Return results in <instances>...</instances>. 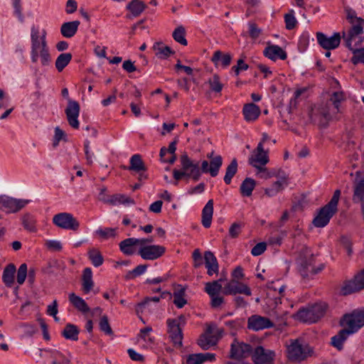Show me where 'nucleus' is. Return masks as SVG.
<instances>
[{
	"label": "nucleus",
	"instance_id": "nucleus-14",
	"mask_svg": "<svg viewBox=\"0 0 364 364\" xmlns=\"http://www.w3.org/2000/svg\"><path fill=\"white\" fill-rule=\"evenodd\" d=\"M252 351V346L235 339L230 346V358L241 359L247 357Z\"/></svg>",
	"mask_w": 364,
	"mask_h": 364
},
{
	"label": "nucleus",
	"instance_id": "nucleus-36",
	"mask_svg": "<svg viewBox=\"0 0 364 364\" xmlns=\"http://www.w3.org/2000/svg\"><path fill=\"white\" fill-rule=\"evenodd\" d=\"M146 8V5L140 0H132L127 6V9L129 10L133 16H139Z\"/></svg>",
	"mask_w": 364,
	"mask_h": 364
},
{
	"label": "nucleus",
	"instance_id": "nucleus-18",
	"mask_svg": "<svg viewBox=\"0 0 364 364\" xmlns=\"http://www.w3.org/2000/svg\"><path fill=\"white\" fill-rule=\"evenodd\" d=\"M168 333L175 346H182L183 333L180 323L176 319L167 320Z\"/></svg>",
	"mask_w": 364,
	"mask_h": 364
},
{
	"label": "nucleus",
	"instance_id": "nucleus-35",
	"mask_svg": "<svg viewBox=\"0 0 364 364\" xmlns=\"http://www.w3.org/2000/svg\"><path fill=\"white\" fill-rule=\"evenodd\" d=\"M350 336L347 330L341 329L338 334L331 338V344L333 347L341 350L343 349V343Z\"/></svg>",
	"mask_w": 364,
	"mask_h": 364
},
{
	"label": "nucleus",
	"instance_id": "nucleus-42",
	"mask_svg": "<svg viewBox=\"0 0 364 364\" xmlns=\"http://www.w3.org/2000/svg\"><path fill=\"white\" fill-rule=\"evenodd\" d=\"M72 60V54L64 53L60 54L55 60V68L58 72H61L69 64Z\"/></svg>",
	"mask_w": 364,
	"mask_h": 364
},
{
	"label": "nucleus",
	"instance_id": "nucleus-30",
	"mask_svg": "<svg viewBox=\"0 0 364 364\" xmlns=\"http://www.w3.org/2000/svg\"><path fill=\"white\" fill-rule=\"evenodd\" d=\"M287 186L286 177L281 176V180L274 182L270 188H265L264 193L269 197L276 196Z\"/></svg>",
	"mask_w": 364,
	"mask_h": 364
},
{
	"label": "nucleus",
	"instance_id": "nucleus-50",
	"mask_svg": "<svg viewBox=\"0 0 364 364\" xmlns=\"http://www.w3.org/2000/svg\"><path fill=\"white\" fill-rule=\"evenodd\" d=\"M100 330L104 332L106 335H112L113 331L109 325L108 316L103 315L99 322Z\"/></svg>",
	"mask_w": 364,
	"mask_h": 364
},
{
	"label": "nucleus",
	"instance_id": "nucleus-34",
	"mask_svg": "<svg viewBox=\"0 0 364 364\" xmlns=\"http://www.w3.org/2000/svg\"><path fill=\"white\" fill-rule=\"evenodd\" d=\"M108 204L112 205H129L134 204L135 202L133 199L124 194H114L112 196H109V200L107 202Z\"/></svg>",
	"mask_w": 364,
	"mask_h": 364
},
{
	"label": "nucleus",
	"instance_id": "nucleus-62",
	"mask_svg": "<svg viewBox=\"0 0 364 364\" xmlns=\"http://www.w3.org/2000/svg\"><path fill=\"white\" fill-rule=\"evenodd\" d=\"M46 246L48 250L56 252L60 251L63 248L60 242L54 240H47Z\"/></svg>",
	"mask_w": 364,
	"mask_h": 364
},
{
	"label": "nucleus",
	"instance_id": "nucleus-28",
	"mask_svg": "<svg viewBox=\"0 0 364 364\" xmlns=\"http://www.w3.org/2000/svg\"><path fill=\"white\" fill-rule=\"evenodd\" d=\"M69 301L75 309L83 314H87L90 310L85 301L75 293L69 294Z\"/></svg>",
	"mask_w": 364,
	"mask_h": 364
},
{
	"label": "nucleus",
	"instance_id": "nucleus-52",
	"mask_svg": "<svg viewBox=\"0 0 364 364\" xmlns=\"http://www.w3.org/2000/svg\"><path fill=\"white\" fill-rule=\"evenodd\" d=\"M28 273V266L26 263L20 265L17 270L16 281L19 285H22L26 279Z\"/></svg>",
	"mask_w": 364,
	"mask_h": 364
},
{
	"label": "nucleus",
	"instance_id": "nucleus-31",
	"mask_svg": "<svg viewBox=\"0 0 364 364\" xmlns=\"http://www.w3.org/2000/svg\"><path fill=\"white\" fill-rule=\"evenodd\" d=\"M211 60L215 65L220 61L222 66L227 68L231 63L232 55L230 53L223 54L220 50H216L214 52Z\"/></svg>",
	"mask_w": 364,
	"mask_h": 364
},
{
	"label": "nucleus",
	"instance_id": "nucleus-7",
	"mask_svg": "<svg viewBox=\"0 0 364 364\" xmlns=\"http://www.w3.org/2000/svg\"><path fill=\"white\" fill-rule=\"evenodd\" d=\"M250 165L255 167L259 172L266 171L264 166L269 162L267 151H264L261 143L257 144L248 161Z\"/></svg>",
	"mask_w": 364,
	"mask_h": 364
},
{
	"label": "nucleus",
	"instance_id": "nucleus-12",
	"mask_svg": "<svg viewBox=\"0 0 364 364\" xmlns=\"http://www.w3.org/2000/svg\"><path fill=\"white\" fill-rule=\"evenodd\" d=\"M364 289V269L357 274L354 279L344 284L341 288L343 295H348Z\"/></svg>",
	"mask_w": 364,
	"mask_h": 364
},
{
	"label": "nucleus",
	"instance_id": "nucleus-59",
	"mask_svg": "<svg viewBox=\"0 0 364 364\" xmlns=\"http://www.w3.org/2000/svg\"><path fill=\"white\" fill-rule=\"evenodd\" d=\"M96 233L104 239H107L111 237H115L116 229L111 228H106L105 229H98Z\"/></svg>",
	"mask_w": 364,
	"mask_h": 364
},
{
	"label": "nucleus",
	"instance_id": "nucleus-53",
	"mask_svg": "<svg viewBox=\"0 0 364 364\" xmlns=\"http://www.w3.org/2000/svg\"><path fill=\"white\" fill-rule=\"evenodd\" d=\"M54 137L53 141V146L56 148L59 145V142L61 140L67 141L66 134L63 130L59 127H56L54 130Z\"/></svg>",
	"mask_w": 364,
	"mask_h": 364
},
{
	"label": "nucleus",
	"instance_id": "nucleus-16",
	"mask_svg": "<svg viewBox=\"0 0 364 364\" xmlns=\"http://www.w3.org/2000/svg\"><path fill=\"white\" fill-rule=\"evenodd\" d=\"M310 118L312 121H318V125L322 128L328 126V122L331 119L330 107L328 105L319 107L316 110H313L310 114Z\"/></svg>",
	"mask_w": 364,
	"mask_h": 364
},
{
	"label": "nucleus",
	"instance_id": "nucleus-5",
	"mask_svg": "<svg viewBox=\"0 0 364 364\" xmlns=\"http://www.w3.org/2000/svg\"><path fill=\"white\" fill-rule=\"evenodd\" d=\"M287 358L289 360L300 363L311 357L314 349L308 343L299 339L291 340L287 348Z\"/></svg>",
	"mask_w": 364,
	"mask_h": 364
},
{
	"label": "nucleus",
	"instance_id": "nucleus-57",
	"mask_svg": "<svg viewBox=\"0 0 364 364\" xmlns=\"http://www.w3.org/2000/svg\"><path fill=\"white\" fill-rule=\"evenodd\" d=\"M294 11L291 10L289 13L284 15V21L286 23V28L288 30L293 29L297 23L296 19L294 15Z\"/></svg>",
	"mask_w": 364,
	"mask_h": 364
},
{
	"label": "nucleus",
	"instance_id": "nucleus-58",
	"mask_svg": "<svg viewBox=\"0 0 364 364\" xmlns=\"http://www.w3.org/2000/svg\"><path fill=\"white\" fill-rule=\"evenodd\" d=\"M353 56L351 58V62L354 65L358 63L364 64V47L360 49H355L353 50Z\"/></svg>",
	"mask_w": 364,
	"mask_h": 364
},
{
	"label": "nucleus",
	"instance_id": "nucleus-37",
	"mask_svg": "<svg viewBox=\"0 0 364 364\" xmlns=\"http://www.w3.org/2000/svg\"><path fill=\"white\" fill-rule=\"evenodd\" d=\"M256 186V181L252 178H246L241 183L240 191L243 196H252V191Z\"/></svg>",
	"mask_w": 364,
	"mask_h": 364
},
{
	"label": "nucleus",
	"instance_id": "nucleus-4",
	"mask_svg": "<svg viewBox=\"0 0 364 364\" xmlns=\"http://www.w3.org/2000/svg\"><path fill=\"white\" fill-rule=\"evenodd\" d=\"M327 309L328 304L326 302H317L300 309L296 312V318L304 323H314L325 315Z\"/></svg>",
	"mask_w": 364,
	"mask_h": 364
},
{
	"label": "nucleus",
	"instance_id": "nucleus-2",
	"mask_svg": "<svg viewBox=\"0 0 364 364\" xmlns=\"http://www.w3.org/2000/svg\"><path fill=\"white\" fill-rule=\"evenodd\" d=\"M296 264L298 272L304 281L313 279L324 268L323 264H320L318 267L315 266L314 255L311 250L306 247H302L299 251L296 259Z\"/></svg>",
	"mask_w": 364,
	"mask_h": 364
},
{
	"label": "nucleus",
	"instance_id": "nucleus-51",
	"mask_svg": "<svg viewBox=\"0 0 364 364\" xmlns=\"http://www.w3.org/2000/svg\"><path fill=\"white\" fill-rule=\"evenodd\" d=\"M352 27L348 31V35L351 37H356L357 36L362 34L363 32L364 20L360 19L359 21L351 23Z\"/></svg>",
	"mask_w": 364,
	"mask_h": 364
},
{
	"label": "nucleus",
	"instance_id": "nucleus-1",
	"mask_svg": "<svg viewBox=\"0 0 364 364\" xmlns=\"http://www.w3.org/2000/svg\"><path fill=\"white\" fill-rule=\"evenodd\" d=\"M180 161L181 170L173 169V178L176 181L188 178L196 182L200 180L202 173H209L212 177H215L223 165V158L220 155H215V158L209 162L206 160L203 161L200 168L199 162H194L186 154L181 156Z\"/></svg>",
	"mask_w": 364,
	"mask_h": 364
},
{
	"label": "nucleus",
	"instance_id": "nucleus-13",
	"mask_svg": "<svg viewBox=\"0 0 364 364\" xmlns=\"http://www.w3.org/2000/svg\"><path fill=\"white\" fill-rule=\"evenodd\" d=\"M275 353L274 350L265 349L261 346H257L252 354L255 364H274Z\"/></svg>",
	"mask_w": 364,
	"mask_h": 364
},
{
	"label": "nucleus",
	"instance_id": "nucleus-26",
	"mask_svg": "<svg viewBox=\"0 0 364 364\" xmlns=\"http://www.w3.org/2000/svg\"><path fill=\"white\" fill-rule=\"evenodd\" d=\"M94 287L92 272L90 267L84 269L82 275V289L85 294H88Z\"/></svg>",
	"mask_w": 364,
	"mask_h": 364
},
{
	"label": "nucleus",
	"instance_id": "nucleus-32",
	"mask_svg": "<svg viewBox=\"0 0 364 364\" xmlns=\"http://www.w3.org/2000/svg\"><path fill=\"white\" fill-rule=\"evenodd\" d=\"M80 330L77 326L67 323L62 331V336L67 340L77 341Z\"/></svg>",
	"mask_w": 364,
	"mask_h": 364
},
{
	"label": "nucleus",
	"instance_id": "nucleus-41",
	"mask_svg": "<svg viewBox=\"0 0 364 364\" xmlns=\"http://www.w3.org/2000/svg\"><path fill=\"white\" fill-rule=\"evenodd\" d=\"M222 279H220L219 280H215L205 284V291L210 297L219 295L223 289V287L220 283Z\"/></svg>",
	"mask_w": 364,
	"mask_h": 364
},
{
	"label": "nucleus",
	"instance_id": "nucleus-45",
	"mask_svg": "<svg viewBox=\"0 0 364 364\" xmlns=\"http://www.w3.org/2000/svg\"><path fill=\"white\" fill-rule=\"evenodd\" d=\"M185 289H181L173 292V304L178 308H183L186 304L187 300L184 299Z\"/></svg>",
	"mask_w": 364,
	"mask_h": 364
},
{
	"label": "nucleus",
	"instance_id": "nucleus-24",
	"mask_svg": "<svg viewBox=\"0 0 364 364\" xmlns=\"http://www.w3.org/2000/svg\"><path fill=\"white\" fill-rule=\"evenodd\" d=\"M80 24V22L79 21H73L63 23L60 27L61 35L63 37L68 38L73 37L76 34Z\"/></svg>",
	"mask_w": 364,
	"mask_h": 364
},
{
	"label": "nucleus",
	"instance_id": "nucleus-39",
	"mask_svg": "<svg viewBox=\"0 0 364 364\" xmlns=\"http://www.w3.org/2000/svg\"><path fill=\"white\" fill-rule=\"evenodd\" d=\"M344 100V95L343 92H333L331 95L328 102L326 105L333 106V112L338 113L339 107L342 101Z\"/></svg>",
	"mask_w": 364,
	"mask_h": 364
},
{
	"label": "nucleus",
	"instance_id": "nucleus-27",
	"mask_svg": "<svg viewBox=\"0 0 364 364\" xmlns=\"http://www.w3.org/2000/svg\"><path fill=\"white\" fill-rule=\"evenodd\" d=\"M16 272V268L13 263H10L5 267L2 274V281L7 287H11L14 284Z\"/></svg>",
	"mask_w": 364,
	"mask_h": 364
},
{
	"label": "nucleus",
	"instance_id": "nucleus-55",
	"mask_svg": "<svg viewBox=\"0 0 364 364\" xmlns=\"http://www.w3.org/2000/svg\"><path fill=\"white\" fill-rule=\"evenodd\" d=\"M244 227V223L241 222H235L231 225L229 228V235L232 238H236L240 234L242 228Z\"/></svg>",
	"mask_w": 364,
	"mask_h": 364
},
{
	"label": "nucleus",
	"instance_id": "nucleus-60",
	"mask_svg": "<svg viewBox=\"0 0 364 364\" xmlns=\"http://www.w3.org/2000/svg\"><path fill=\"white\" fill-rule=\"evenodd\" d=\"M267 249V243L264 242H261L257 243L256 245H255L252 249L251 250V254L253 256H259L262 253L264 252V251Z\"/></svg>",
	"mask_w": 364,
	"mask_h": 364
},
{
	"label": "nucleus",
	"instance_id": "nucleus-3",
	"mask_svg": "<svg viewBox=\"0 0 364 364\" xmlns=\"http://www.w3.org/2000/svg\"><path fill=\"white\" fill-rule=\"evenodd\" d=\"M340 196L341 191L339 189L336 190L330 201L320 208L318 214L313 220V224L315 227L324 228L328 224L330 220L338 211Z\"/></svg>",
	"mask_w": 364,
	"mask_h": 364
},
{
	"label": "nucleus",
	"instance_id": "nucleus-44",
	"mask_svg": "<svg viewBox=\"0 0 364 364\" xmlns=\"http://www.w3.org/2000/svg\"><path fill=\"white\" fill-rule=\"evenodd\" d=\"M186 30L182 26H178L173 32L172 36L173 39L183 46H186L188 42L185 38Z\"/></svg>",
	"mask_w": 364,
	"mask_h": 364
},
{
	"label": "nucleus",
	"instance_id": "nucleus-54",
	"mask_svg": "<svg viewBox=\"0 0 364 364\" xmlns=\"http://www.w3.org/2000/svg\"><path fill=\"white\" fill-rule=\"evenodd\" d=\"M310 35L308 32H304L299 37L298 42V48L300 52H304L309 46Z\"/></svg>",
	"mask_w": 364,
	"mask_h": 364
},
{
	"label": "nucleus",
	"instance_id": "nucleus-10",
	"mask_svg": "<svg viewBox=\"0 0 364 364\" xmlns=\"http://www.w3.org/2000/svg\"><path fill=\"white\" fill-rule=\"evenodd\" d=\"M166 252L161 245H149L139 247L137 254L145 260H155L161 257Z\"/></svg>",
	"mask_w": 364,
	"mask_h": 364
},
{
	"label": "nucleus",
	"instance_id": "nucleus-56",
	"mask_svg": "<svg viewBox=\"0 0 364 364\" xmlns=\"http://www.w3.org/2000/svg\"><path fill=\"white\" fill-rule=\"evenodd\" d=\"M14 7V14L18 18L21 23L24 22V16L22 13V6L21 0H12Z\"/></svg>",
	"mask_w": 364,
	"mask_h": 364
},
{
	"label": "nucleus",
	"instance_id": "nucleus-21",
	"mask_svg": "<svg viewBox=\"0 0 364 364\" xmlns=\"http://www.w3.org/2000/svg\"><path fill=\"white\" fill-rule=\"evenodd\" d=\"M137 238L129 237L121 241L119 244L120 251L125 255H133L136 252Z\"/></svg>",
	"mask_w": 364,
	"mask_h": 364
},
{
	"label": "nucleus",
	"instance_id": "nucleus-61",
	"mask_svg": "<svg viewBox=\"0 0 364 364\" xmlns=\"http://www.w3.org/2000/svg\"><path fill=\"white\" fill-rule=\"evenodd\" d=\"M192 257L193 259V266L195 268H198L203 264V257H202V255L198 249H196L193 251Z\"/></svg>",
	"mask_w": 364,
	"mask_h": 364
},
{
	"label": "nucleus",
	"instance_id": "nucleus-6",
	"mask_svg": "<svg viewBox=\"0 0 364 364\" xmlns=\"http://www.w3.org/2000/svg\"><path fill=\"white\" fill-rule=\"evenodd\" d=\"M341 326L348 331L350 335L357 332L364 326V309L355 310L351 314H345L340 321Z\"/></svg>",
	"mask_w": 364,
	"mask_h": 364
},
{
	"label": "nucleus",
	"instance_id": "nucleus-23",
	"mask_svg": "<svg viewBox=\"0 0 364 364\" xmlns=\"http://www.w3.org/2000/svg\"><path fill=\"white\" fill-rule=\"evenodd\" d=\"M205 265L207 269V274L212 276L214 273L218 272V263L214 254L210 251H205L204 253Z\"/></svg>",
	"mask_w": 364,
	"mask_h": 364
},
{
	"label": "nucleus",
	"instance_id": "nucleus-19",
	"mask_svg": "<svg viewBox=\"0 0 364 364\" xmlns=\"http://www.w3.org/2000/svg\"><path fill=\"white\" fill-rule=\"evenodd\" d=\"M273 326L269 318L259 315H252L247 320V328L255 331L269 328Z\"/></svg>",
	"mask_w": 364,
	"mask_h": 364
},
{
	"label": "nucleus",
	"instance_id": "nucleus-9",
	"mask_svg": "<svg viewBox=\"0 0 364 364\" xmlns=\"http://www.w3.org/2000/svg\"><path fill=\"white\" fill-rule=\"evenodd\" d=\"M53 223L57 227L64 230L76 231L80 227V223L71 214L68 213H60L53 218Z\"/></svg>",
	"mask_w": 364,
	"mask_h": 364
},
{
	"label": "nucleus",
	"instance_id": "nucleus-46",
	"mask_svg": "<svg viewBox=\"0 0 364 364\" xmlns=\"http://www.w3.org/2000/svg\"><path fill=\"white\" fill-rule=\"evenodd\" d=\"M88 257L92 264L98 267L103 264L104 259L102 254L95 250H92L88 252Z\"/></svg>",
	"mask_w": 364,
	"mask_h": 364
},
{
	"label": "nucleus",
	"instance_id": "nucleus-17",
	"mask_svg": "<svg viewBox=\"0 0 364 364\" xmlns=\"http://www.w3.org/2000/svg\"><path fill=\"white\" fill-rule=\"evenodd\" d=\"M223 292L225 295L243 294L250 296L252 294L251 289L247 285L236 280H231L227 283L223 288Z\"/></svg>",
	"mask_w": 364,
	"mask_h": 364
},
{
	"label": "nucleus",
	"instance_id": "nucleus-15",
	"mask_svg": "<svg viewBox=\"0 0 364 364\" xmlns=\"http://www.w3.org/2000/svg\"><path fill=\"white\" fill-rule=\"evenodd\" d=\"M80 107L78 102L68 99V106L65 110L69 124L74 129L79 128L78 117Z\"/></svg>",
	"mask_w": 364,
	"mask_h": 364
},
{
	"label": "nucleus",
	"instance_id": "nucleus-47",
	"mask_svg": "<svg viewBox=\"0 0 364 364\" xmlns=\"http://www.w3.org/2000/svg\"><path fill=\"white\" fill-rule=\"evenodd\" d=\"M147 264H139L134 269L129 271L125 276L126 279H133L136 277L142 275L146 271Z\"/></svg>",
	"mask_w": 364,
	"mask_h": 364
},
{
	"label": "nucleus",
	"instance_id": "nucleus-33",
	"mask_svg": "<svg viewBox=\"0 0 364 364\" xmlns=\"http://www.w3.org/2000/svg\"><path fill=\"white\" fill-rule=\"evenodd\" d=\"M128 170L135 172L146 171V167L139 154H134L130 158Z\"/></svg>",
	"mask_w": 364,
	"mask_h": 364
},
{
	"label": "nucleus",
	"instance_id": "nucleus-20",
	"mask_svg": "<svg viewBox=\"0 0 364 364\" xmlns=\"http://www.w3.org/2000/svg\"><path fill=\"white\" fill-rule=\"evenodd\" d=\"M263 54L265 57L274 61L277 59L285 60L287 58V53L277 45L268 46L264 48Z\"/></svg>",
	"mask_w": 364,
	"mask_h": 364
},
{
	"label": "nucleus",
	"instance_id": "nucleus-63",
	"mask_svg": "<svg viewBox=\"0 0 364 364\" xmlns=\"http://www.w3.org/2000/svg\"><path fill=\"white\" fill-rule=\"evenodd\" d=\"M261 33V30L257 26L255 23H249V34L252 38H257Z\"/></svg>",
	"mask_w": 364,
	"mask_h": 364
},
{
	"label": "nucleus",
	"instance_id": "nucleus-43",
	"mask_svg": "<svg viewBox=\"0 0 364 364\" xmlns=\"http://www.w3.org/2000/svg\"><path fill=\"white\" fill-rule=\"evenodd\" d=\"M198 345L203 350H208L210 347L215 346L216 342L213 341V336L202 334L198 340Z\"/></svg>",
	"mask_w": 364,
	"mask_h": 364
},
{
	"label": "nucleus",
	"instance_id": "nucleus-40",
	"mask_svg": "<svg viewBox=\"0 0 364 364\" xmlns=\"http://www.w3.org/2000/svg\"><path fill=\"white\" fill-rule=\"evenodd\" d=\"M36 219L34 215L26 213L22 217V225L26 230L35 232L37 230L36 228Z\"/></svg>",
	"mask_w": 364,
	"mask_h": 364
},
{
	"label": "nucleus",
	"instance_id": "nucleus-25",
	"mask_svg": "<svg viewBox=\"0 0 364 364\" xmlns=\"http://www.w3.org/2000/svg\"><path fill=\"white\" fill-rule=\"evenodd\" d=\"M213 214V200L210 199L205 204L202 210L201 223L204 228H208L211 225Z\"/></svg>",
	"mask_w": 364,
	"mask_h": 364
},
{
	"label": "nucleus",
	"instance_id": "nucleus-49",
	"mask_svg": "<svg viewBox=\"0 0 364 364\" xmlns=\"http://www.w3.org/2000/svg\"><path fill=\"white\" fill-rule=\"evenodd\" d=\"M208 83L210 90L215 92L220 93L223 87V85L220 81V77L218 75H214L211 78L209 79Z\"/></svg>",
	"mask_w": 364,
	"mask_h": 364
},
{
	"label": "nucleus",
	"instance_id": "nucleus-64",
	"mask_svg": "<svg viewBox=\"0 0 364 364\" xmlns=\"http://www.w3.org/2000/svg\"><path fill=\"white\" fill-rule=\"evenodd\" d=\"M202 355L199 353L191 354L186 358V364H202Z\"/></svg>",
	"mask_w": 364,
	"mask_h": 364
},
{
	"label": "nucleus",
	"instance_id": "nucleus-48",
	"mask_svg": "<svg viewBox=\"0 0 364 364\" xmlns=\"http://www.w3.org/2000/svg\"><path fill=\"white\" fill-rule=\"evenodd\" d=\"M40 57L42 65L46 66L50 64L51 59L46 42H43V46H41Z\"/></svg>",
	"mask_w": 364,
	"mask_h": 364
},
{
	"label": "nucleus",
	"instance_id": "nucleus-22",
	"mask_svg": "<svg viewBox=\"0 0 364 364\" xmlns=\"http://www.w3.org/2000/svg\"><path fill=\"white\" fill-rule=\"evenodd\" d=\"M260 108L254 103L245 104L242 109V114L247 122L255 121L260 115Z\"/></svg>",
	"mask_w": 364,
	"mask_h": 364
},
{
	"label": "nucleus",
	"instance_id": "nucleus-29",
	"mask_svg": "<svg viewBox=\"0 0 364 364\" xmlns=\"http://www.w3.org/2000/svg\"><path fill=\"white\" fill-rule=\"evenodd\" d=\"M155 55L160 59H166L175 52L169 46H165L162 42H156L153 46Z\"/></svg>",
	"mask_w": 364,
	"mask_h": 364
},
{
	"label": "nucleus",
	"instance_id": "nucleus-8",
	"mask_svg": "<svg viewBox=\"0 0 364 364\" xmlns=\"http://www.w3.org/2000/svg\"><path fill=\"white\" fill-rule=\"evenodd\" d=\"M28 202V200L16 199L3 195L0 196V210L6 213H16L24 208Z\"/></svg>",
	"mask_w": 364,
	"mask_h": 364
},
{
	"label": "nucleus",
	"instance_id": "nucleus-11",
	"mask_svg": "<svg viewBox=\"0 0 364 364\" xmlns=\"http://www.w3.org/2000/svg\"><path fill=\"white\" fill-rule=\"evenodd\" d=\"M316 39L318 45L326 50L337 48L341 43V35L339 33H334L328 37L322 32L316 33Z\"/></svg>",
	"mask_w": 364,
	"mask_h": 364
},
{
	"label": "nucleus",
	"instance_id": "nucleus-38",
	"mask_svg": "<svg viewBox=\"0 0 364 364\" xmlns=\"http://www.w3.org/2000/svg\"><path fill=\"white\" fill-rule=\"evenodd\" d=\"M237 161L234 158L226 168L225 175L223 178L225 184L229 185L231 183L232 178L237 171Z\"/></svg>",
	"mask_w": 364,
	"mask_h": 364
}]
</instances>
